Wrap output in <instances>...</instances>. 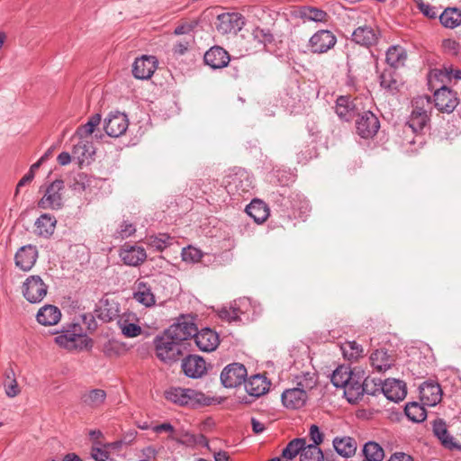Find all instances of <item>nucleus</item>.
Masks as SVG:
<instances>
[{"label":"nucleus","instance_id":"1","mask_svg":"<svg viewBox=\"0 0 461 461\" xmlns=\"http://www.w3.org/2000/svg\"><path fill=\"white\" fill-rule=\"evenodd\" d=\"M55 342L68 350H83L92 347V340L79 323H69L56 333Z\"/></svg>","mask_w":461,"mask_h":461},{"label":"nucleus","instance_id":"2","mask_svg":"<svg viewBox=\"0 0 461 461\" xmlns=\"http://www.w3.org/2000/svg\"><path fill=\"white\" fill-rule=\"evenodd\" d=\"M167 329L164 333L155 339V348L158 358L165 363L177 361L183 355L184 343L175 339L176 331Z\"/></svg>","mask_w":461,"mask_h":461},{"label":"nucleus","instance_id":"3","mask_svg":"<svg viewBox=\"0 0 461 461\" xmlns=\"http://www.w3.org/2000/svg\"><path fill=\"white\" fill-rule=\"evenodd\" d=\"M165 397L180 406L199 407L210 404L209 398L203 393L189 388L170 387L165 392Z\"/></svg>","mask_w":461,"mask_h":461},{"label":"nucleus","instance_id":"4","mask_svg":"<svg viewBox=\"0 0 461 461\" xmlns=\"http://www.w3.org/2000/svg\"><path fill=\"white\" fill-rule=\"evenodd\" d=\"M254 188L253 176L244 168H238L227 176L226 189L230 194H249Z\"/></svg>","mask_w":461,"mask_h":461},{"label":"nucleus","instance_id":"5","mask_svg":"<svg viewBox=\"0 0 461 461\" xmlns=\"http://www.w3.org/2000/svg\"><path fill=\"white\" fill-rule=\"evenodd\" d=\"M22 293L23 297L31 303H41L48 293V285L40 276H28L23 284Z\"/></svg>","mask_w":461,"mask_h":461},{"label":"nucleus","instance_id":"6","mask_svg":"<svg viewBox=\"0 0 461 461\" xmlns=\"http://www.w3.org/2000/svg\"><path fill=\"white\" fill-rule=\"evenodd\" d=\"M64 182L57 179L50 184L45 194L38 203V206L44 210H59L63 206Z\"/></svg>","mask_w":461,"mask_h":461},{"label":"nucleus","instance_id":"7","mask_svg":"<svg viewBox=\"0 0 461 461\" xmlns=\"http://www.w3.org/2000/svg\"><path fill=\"white\" fill-rule=\"evenodd\" d=\"M247 369L240 363H232L223 368L221 373V381L224 387L234 388L244 383Z\"/></svg>","mask_w":461,"mask_h":461},{"label":"nucleus","instance_id":"8","mask_svg":"<svg viewBox=\"0 0 461 461\" xmlns=\"http://www.w3.org/2000/svg\"><path fill=\"white\" fill-rule=\"evenodd\" d=\"M128 126L127 115L120 112L110 113L104 122V129L106 134L113 138H118L124 134Z\"/></svg>","mask_w":461,"mask_h":461},{"label":"nucleus","instance_id":"9","mask_svg":"<svg viewBox=\"0 0 461 461\" xmlns=\"http://www.w3.org/2000/svg\"><path fill=\"white\" fill-rule=\"evenodd\" d=\"M364 371L354 368V372L350 379L347 382L344 389V395L348 402L356 403L365 394L363 389Z\"/></svg>","mask_w":461,"mask_h":461},{"label":"nucleus","instance_id":"10","mask_svg":"<svg viewBox=\"0 0 461 461\" xmlns=\"http://www.w3.org/2000/svg\"><path fill=\"white\" fill-rule=\"evenodd\" d=\"M357 133L364 138L369 139L375 135L380 128L378 118L370 111L360 114L356 122Z\"/></svg>","mask_w":461,"mask_h":461},{"label":"nucleus","instance_id":"11","mask_svg":"<svg viewBox=\"0 0 461 461\" xmlns=\"http://www.w3.org/2000/svg\"><path fill=\"white\" fill-rule=\"evenodd\" d=\"M458 101L457 94L445 86L434 93L435 106L442 113H452L457 106Z\"/></svg>","mask_w":461,"mask_h":461},{"label":"nucleus","instance_id":"12","mask_svg":"<svg viewBox=\"0 0 461 461\" xmlns=\"http://www.w3.org/2000/svg\"><path fill=\"white\" fill-rule=\"evenodd\" d=\"M39 252L36 246L28 244L21 247L14 255L15 266L24 271H30L35 265Z\"/></svg>","mask_w":461,"mask_h":461},{"label":"nucleus","instance_id":"13","mask_svg":"<svg viewBox=\"0 0 461 461\" xmlns=\"http://www.w3.org/2000/svg\"><path fill=\"white\" fill-rule=\"evenodd\" d=\"M217 30L223 33L239 32L245 24L244 17L238 13H226L218 15Z\"/></svg>","mask_w":461,"mask_h":461},{"label":"nucleus","instance_id":"14","mask_svg":"<svg viewBox=\"0 0 461 461\" xmlns=\"http://www.w3.org/2000/svg\"><path fill=\"white\" fill-rule=\"evenodd\" d=\"M158 67L155 56L143 55L137 58L132 65V74L138 79H149L152 77Z\"/></svg>","mask_w":461,"mask_h":461},{"label":"nucleus","instance_id":"15","mask_svg":"<svg viewBox=\"0 0 461 461\" xmlns=\"http://www.w3.org/2000/svg\"><path fill=\"white\" fill-rule=\"evenodd\" d=\"M336 41L337 39L331 32L321 30L310 38L309 44L313 53H324L334 47Z\"/></svg>","mask_w":461,"mask_h":461},{"label":"nucleus","instance_id":"16","mask_svg":"<svg viewBox=\"0 0 461 461\" xmlns=\"http://www.w3.org/2000/svg\"><path fill=\"white\" fill-rule=\"evenodd\" d=\"M379 38L380 32L369 25L358 26L351 34L352 41L366 48L377 44Z\"/></svg>","mask_w":461,"mask_h":461},{"label":"nucleus","instance_id":"17","mask_svg":"<svg viewBox=\"0 0 461 461\" xmlns=\"http://www.w3.org/2000/svg\"><path fill=\"white\" fill-rule=\"evenodd\" d=\"M119 255L122 262L131 267L140 266L147 258V253L142 247L129 244L122 246Z\"/></svg>","mask_w":461,"mask_h":461},{"label":"nucleus","instance_id":"18","mask_svg":"<svg viewBox=\"0 0 461 461\" xmlns=\"http://www.w3.org/2000/svg\"><path fill=\"white\" fill-rule=\"evenodd\" d=\"M420 395L421 401L429 405L435 406L442 398V390L440 385L432 380L425 381L420 385Z\"/></svg>","mask_w":461,"mask_h":461},{"label":"nucleus","instance_id":"19","mask_svg":"<svg viewBox=\"0 0 461 461\" xmlns=\"http://www.w3.org/2000/svg\"><path fill=\"white\" fill-rule=\"evenodd\" d=\"M185 375L191 378H199L206 373L204 359L197 355H189L182 361Z\"/></svg>","mask_w":461,"mask_h":461},{"label":"nucleus","instance_id":"20","mask_svg":"<svg viewBox=\"0 0 461 461\" xmlns=\"http://www.w3.org/2000/svg\"><path fill=\"white\" fill-rule=\"evenodd\" d=\"M194 339L197 348L204 352L215 350L220 342L218 334L209 328H204L194 334Z\"/></svg>","mask_w":461,"mask_h":461},{"label":"nucleus","instance_id":"21","mask_svg":"<svg viewBox=\"0 0 461 461\" xmlns=\"http://www.w3.org/2000/svg\"><path fill=\"white\" fill-rule=\"evenodd\" d=\"M382 393L388 400L398 402L407 394L406 384L398 379H387L383 384Z\"/></svg>","mask_w":461,"mask_h":461},{"label":"nucleus","instance_id":"22","mask_svg":"<svg viewBox=\"0 0 461 461\" xmlns=\"http://www.w3.org/2000/svg\"><path fill=\"white\" fill-rule=\"evenodd\" d=\"M204 62L213 69L222 68L228 66L230 58L229 53L221 47L214 46L204 54Z\"/></svg>","mask_w":461,"mask_h":461},{"label":"nucleus","instance_id":"23","mask_svg":"<svg viewBox=\"0 0 461 461\" xmlns=\"http://www.w3.org/2000/svg\"><path fill=\"white\" fill-rule=\"evenodd\" d=\"M332 446L336 453L344 458L354 456L357 449V440L349 436L335 437Z\"/></svg>","mask_w":461,"mask_h":461},{"label":"nucleus","instance_id":"24","mask_svg":"<svg viewBox=\"0 0 461 461\" xmlns=\"http://www.w3.org/2000/svg\"><path fill=\"white\" fill-rule=\"evenodd\" d=\"M433 432L444 447L449 450L461 449V446L455 440L453 436L449 434L447 424L443 420L438 419L434 420Z\"/></svg>","mask_w":461,"mask_h":461},{"label":"nucleus","instance_id":"25","mask_svg":"<svg viewBox=\"0 0 461 461\" xmlns=\"http://www.w3.org/2000/svg\"><path fill=\"white\" fill-rule=\"evenodd\" d=\"M283 404L290 409H300L303 407L308 400V393L303 389L296 387L287 389L282 393Z\"/></svg>","mask_w":461,"mask_h":461},{"label":"nucleus","instance_id":"26","mask_svg":"<svg viewBox=\"0 0 461 461\" xmlns=\"http://www.w3.org/2000/svg\"><path fill=\"white\" fill-rule=\"evenodd\" d=\"M429 122V115L425 109L416 106L410 116L409 121L404 126V132L411 131L418 133L423 130Z\"/></svg>","mask_w":461,"mask_h":461},{"label":"nucleus","instance_id":"27","mask_svg":"<svg viewBox=\"0 0 461 461\" xmlns=\"http://www.w3.org/2000/svg\"><path fill=\"white\" fill-rule=\"evenodd\" d=\"M244 383L246 392L254 397H259L265 394L270 385L267 377L259 374L251 375L248 380H245Z\"/></svg>","mask_w":461,"mask_h":461},{"label":"nucleus","instance_id":"28","mask_svg":"<svg viewBox=\"0 0 461 461\" xmlns=\"http://www.w3.org/2000/svg\"><path fill=\"white\" fill-rule=\"evenodd\" d=\"M133 298L146 307L153 306L156 303L151 285L144 281L136 283Z\"/></svg>","mask_w":461,"mask_h":461},{"label":"nucleus","instance_id":"29","mask_svg":"<svg viewBox=\"0 0 461 461\" xmlns=\"http://www.w3.org/2000/svg\"><path fill=\"white\" fill-rule=\"evenodd\" d=\"M37 321L44 326H52L57 324L61 319L60 310L52 304H45L37 312Z\"/></svg>","mask_w":461,"mask_h":461},{"label":"nucleus","instance_id":"30","mask_svg":"<svg viewBox=\"0 0 461 461\" xmlns=\"http://www.w3.org/2000/svg\"><path fill=\"white\" fill-rule=\"evenodd\" d=\"M57 220L49 213L41 214L35 221V233L43 238H50L55 230Z\"/></svg>","mask_w":461,"mask_h":461},{"label":"nucleus","instance_id":"31","mask_svg":"<svg viewBox=\"0 0 461 461\" xmlns=\"http://www.w3.org/2000/svg\"><path fill=\"white\" fill-rule=\"evenodd\" d=\"M168 329L175 330V339L182 343H184L185 340H187L191 337L194 338V334L198 332L196 326L193 322L185 320L178 321L176 323L169 326Z\"/></svg>","mask_w":461,"mask_h":461},{"label":"nucleus","instance_id":"32","mask_svg":"<svg viewBox=\"0 0 461 461\" xmlns=\"http://www.w3.org/2000/svg\"><path fill=\"white\" fill-rule=\"evenodd\" d=\"M246 212L257 222H264L269 216L267 205L261 200L254 199L246 207Z\"/></svg>","mask_w":461,"mask_h":461},{"label":"nucleus","instance_id":"33","mask_svg":"<svg viewBox=\"0 0 461 461\" xmlns=\"http://www.w3.org/2000/svg\"><path fill=\"white\" fill-rule=\"evenodd\" d=\"M394 359L384 349H376L370 356L371 366L378 372H384L393 365Z\"/></svg>","mask_w":461,"mask_h":461},{"label":"nucleus","instance_id":"34","mask_svg":"<svg viewBox=\"0 0 461 461\" xmlns=\"http://www.w3.org/2000/svg\"><path fill=\"white\" fill-rule=\"evenodd\" d=\"M106 393L102 389H92L81 396L82 403L91 409H97L104 402Z\"/></svg>","mask_w":461,"mask_h":461},{"label":"nucleus","instance_id":"35","mask_svg":"<svg viewBox=\"0 0 461 461\" xmlns=\"http://www.w3.org/2000/svg\"><path fill=\"white\" fill-rule=\"evenodd\" d=\"M406 59V50L400 45H393L386 51V62L392 68H397L403 66Z\"/></svg>","mask_w":461,"mask_h":461},{"label":"nucleus","instance_id":"36","mask_svg":"<svg viewBox=\"0 0 461 461\" xmlns=\"http://www.w3.org/2000/svg\"><path fill=\"white\" fill-rule=\"evenodd\" d=\"M335 112L343 121H349L355 114V105L347 96H339L336 101Z\"/></svg>","mask_w":461,"mask_h":461},{"label":"nucleus","instance_id":"37","mask_svg":"<svg viewBox=\"0 0 461 461\" xmlns=\"http://www.w3.org/2000/svg\"><path fill=\"white\" fill-rule=\"evenodd\" d=\"M294 383L296 388L303 389L308 393L317 384V375L311 371L301 372L294 375Z\"/></svg>","mask_w":461,"mask_h":461},{"label":"nucleus","instance_id":"38","mask_svg":"<svg viewBox=\"0 0 461 461\" xmlns=\"http://www.w3.org/2000/svg\"><path fill=\"white\" fill-rule=\"evenodd\" d=\"M251 305V302L249 298H240L233 302V303L229 308H222L219 312V316L229 321H239L238 312L240 311V306H249Z\"/></svg>","mask_w":461,"mask_h":461},{"label":"nucleus","instance_id":"39","mask_svg":"<svg viewBox=\"0 0 461 461\" xmlns=\"http://www.w3.org/2000/svg\"><path fill=\"white\" fill-rule=\"evenodd\" d=\"M3 386L6 396L9 398H14L21 393V387L18 384L15 373L13 368L5 370Z\"/></svg>","mask_w":461,"mask_h":461},{"label":"nucleus","instance_id":"40","mask_svg":"<svg viewBox=\"0 0 461 461\" xmlns=\"http://www.w3.org/2000/svg\"><path fill=\"white\" fill-rule=\"evenodd\" d=\"M94 154L95 150L93 145L90 142L84 140V139L74 146L72 151L73 158L77 159L79 164H83Z\"/></svg>","mask_w":461,"mask_h":461},{"label":"nucleus","instance_id":"41","mask_svg":"<svg viewBox=\"0 0 461 461\" xmlns=\"http://www.w3.org/2000/svg\"><path fill=\"white\" fill-rule=\"evenodd\" d=\"M441 24L449 29H454L461 24V11L457 8H447L440 15Z\"/></svg>","mask_w":461,"mask_h":461},{"label":"nucleus","instance_id":"42","mask_svg":"<svg viewBox=\"0 0 461 461\" xmlns=\"http://www.w3.org/2000/svg\"><path fill=\"white\" fill-rule=\"evenodd\" d=\"M354 369H350L348 366H340L337 367L330 377L332 384L337 388H344L347 382L350 379Z\"/></svg>","mask_w":461,"mask_h":461},{"label":"nucleus","instance_id":"43","mask_svg":"<svg viewBox=\"0 0 461 461\" xmlns=\"http://www.w3.org/2000/svg\"><path fill=\"white\" fill-rule=\"evenodd\" d=\"M364 461H382L384 457L383 447L375 441H368L364 445Z\"/></svg>","mask_w":461,"mask_h":461},{"label":"nucleus","instance_id":"44","mask_svg":"<svg viewBox=\"0 0 461 461\" xmlns=\"http://www.w3.org/2000/svg\"><path fill=\"white\" fill-rule=\"evenodd\" d=\"M380 86L393 95L399 91L401 82L398 80L396 75L393 72L390 70H384L380 75Z\"/></svg>","mask_w":461,"mask_h":461},{"label":"nucleus","instance_id":"45","mask_svg":"<svg viewBox=\"0 0 461 461\" xmlns=\"http://www.w3.org/2000/svg\"><path fill=\"white\" fill-rule=\"evenodd\" d=\"M340 349L345 358L349 361H356L363 357L364 348L356 341H346L340 346Z\"/></svg>","mask_w":461,"mask_h":461},{"label":"nucleus","instance_id":"46","mask_svg":"<svg viewBox=\"0 0 461 461\" xmlns=\"http://www.w3.org/2000/svg\"><path fill=\"white\" fill-rule=\"evenodd\" d=\"M306 439L304 438H296L291 440L282 451V456L287 460L294 458L305 447Z\"/></svg>","mask_w":461,"mask_h":461},{"label":"nucleus","instance_id":"47","mask_svg":"<svg viewBox=\"0 0 461 461\" xmlns=\"http://www.w3.org/2000/svg\"><path fill=\"white\" fill-rule=\"evenodd\" d=\"M407 418L413 422H421L427 417L426 410L418 402H409L404 408Z\"/></svg>","mask_w":461,"mask_h":461},{"label":"nucleus","instance_id":"48","mask_svg":"<svg viewBox=\"0 0 461 461\" xmlns=\"http://www.w3.org/2000/svg\"><path fill=\"white\" fill-rule=\"evenodd\" d=\"M300 461H324V455L319 447L305 444L301 452Z\"/></svg>","mask_w":461,"mask_h":461},{"label":"nucleus","instance_id":"49","mask_svg":"<svg viewBox=\"0 0 461 461\" xmlns=\"http://www.w3.org/2000/svg\"><path fill=\"white\" fill-rule=\"evenodd\" d=\"M300 17L313 22H324L327 18L326 12L310 6H303L298 11Z\"/></svg>","mask_w":461,"mask_h":461},{"label":"nucleus","instance_id":"50","mask_svg":"<svg viewBox=\"0 0 461 461\" xmlns=\"http://www.w3.org/2000/svg\"><path fill=\"white\" fill-rule=\"evenodd\" d=\"M118 324L122 333L126 338H135L139 336L142 331V329L140 325L137 323L130 322L126 319L119 320Z\"/></svg>","mask_w":461,"mask_h":461},{"label":"nucleus","instance_id":"51","mask_svg":"<svg viewBox=\"0 0 461 461\" xmlns=\"http://www.w3.org/2000/svg\"><path fill=\"white\" fill-rule=\"evenodd\" d=\"M172 238L167 234H159V236H151L148 239V244L157 251L164 250L171 244Z\"/></svg>","mask_w":461,"mask_h":461},{"label":"nucleus","instance_id":"52","mask_svg":"<svg viewBox=\"0 0 461 461\" xmlns=\"http://www.w3.org/2000/svg\"><path fill=\"white\" fill-rule=\"evenodd\" d=\"M383 384L381 379L366 377L364 375L363 389H365V394L375 395L377 393H382Z\"/></svg>","mask_w":461,"mask_h":461},{"label":"nucleus","instance_id":"53","mask_svg":"<svg viewBox=\"0 0 461 461\" xmlns=\"http://www.w3.org/2000/svg\"><path fill=\"white\" fill-rule=\"evenodd\" d=\"M90 456L95 461H114L113 458L111 457L109 451L107 450V445H96L95 447H91Z\"/></svg>","mask_w":461,"mask_h":461},{"label":"nucleus","instance_id":"54","mask_svg":"<svg viewBox=\"0 0 461 461\" xmlns=\"http://www.w3.org/2000/svg\"><path fill=\"white\" fill-rule=\"evenodd\" d=\"M252 36L258 43L267 46L273 42L274 36L268 29L257 27L252 32Z\"/></svg>","mask_w":461,"mask_h":461},{"label":"nucleus","instance_id":"55","mask_svg":"<svg viewBox=\"0 0 461 461\" xmlns=\"http://www.w3.org/2000/svg\"><path fill=\"white\" fill-rule=\"evenodd\" d=\"M182 259L187 263H195L201 260L203 253L200 249L188 246L182 249Z\"/></svg>","mask_w":461,"mask_h":461},{"label":"nucleus","instance_id":"56","mask_svg":"<svg viewBox=\"0 0 461 461\" xmlns=\"http://www.w3.org/2000/svg\"><path fill=\"white\" fill-rule=\"evenodd\" d=\"M136 231V228L133 224L129 222L128 221H123L119 229L116 230L115 237L119 239H126L131 237Z\"/></svg>","mask_w":461,"mask_h":461},{"label":"nucleus","instance_id":"57","mask_svg":"<svg viewBox=\"0 0 461 461\" xmlns=\"http://www.w3.org/2000/svg\"><path fill=\"white\" fill-rule=\"evenodd\" d=\"M433 73L436 77L444 74L449 80H461V70L456 68H454L453 66H445L443 69L435 70Z\"/></svg>","mask_w":461,"mask_h":461},{"label":"nucleus","instance_id":"58","mask_svg":"<svg viewBox=\"0 0 461 461\" xmlns=\"http://www.w3.org/2000/svg\"><path fill=\"white\" fill-rule=\"evenodd\" d=\"M309 438L312 441L311 445L319 447L324 440V434L316 424H312L309 428Z\"/></svg>","mask_w":461,"mask_h":461},{"label":"nucleus","instance_id":"59","mask_svg":"<svg viewBox=\"0 0 461 461\" xmlns=\"http://www.w3.org/2000/svg\"><path fill=\"white\" fill-rule=\"evenodd\" d=\"M88 178L85 174H77L75 177L74 183L71 185V188L78 193H81L86 190L87 185Z\"/></svg>","mask_w":461,"mask_h":461},{"label":"nucleus","instance_id":"60","mask_svg":"<svg viewBox=\"0 0 461 461\" xmlns=\"http://www.w3.org/2000/svg\"><path fill=\"white\" fill-rule=\"evenodd\" d=\"M418 9L428 18H436L438 16V11L436 8L429 4H425L420 0L417 2Z\"/></svg>","mask_w":461,"mask_h":461},{"label":"nucleus","instance_id":"61","mask_svg":"<svg viewBox=\"0 0 461 461\" xmlns=\"http://www.w3.org/2000/svg\"><path fill=\"white\" fill-rule=\"evenodd\" d=\"M442 47L446 52L456 55L458 52L459 44L455 40L446 39L442 42Z\"/></svg>","mask_w":461,"mask_h":461},{"label":"nucleus","instance_id":"62","mask_svg":"<svg viewBox=\"0 0 461 461\" xmlns=\"http://www.w3.org/2000/svg\"><path fill=\"white\" fill-rule=\"evenodd\" d=\"M95 131V128L92 127L88 122L85 123L84 125H81L77 128L76 131V135L80 139L83 140L88 136H90Z\"/></svg>","mask_w":461,"mask_h":461},{"label":"nucleus","instance_id":"63","mask_svg":"<svg viewBox=\"0 0 461 461\" xmlns=\"http://www.w3.org/2000/svg\"><path fill=\"white\" fill-rule=\"evenodd\" d=\"M190 41H191L190 40H185V39L177 41L174 45V48H173L174 53L176 54V55H183V54H185L186 52V50H188Z\"/></svg>","mask_w":461,"mask_h":461},{"label":"nucleus","instance_id":"64","mask_svg":"<svg viewBox=\"0 0 461 461\" xmlns=\"http://www.w3.org/2000/svg\"><path fill=\"white\" fill-rule=\"evenodd\" d=\"M388 461H413V458L403 452H395L391 456Z\"/></svg>","mask_w":461,"mask_h":461}]
</instances>
